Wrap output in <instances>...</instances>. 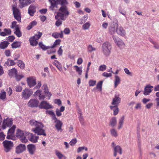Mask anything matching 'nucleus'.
Listing matches in <instances>:
<instances>
[{
	"mask_svg": "<svg viewBox=\"0 0 159 159\" xmlns=\"http://www.w3.org/2000/svg\"><path fill=\"white\" fill-rule=\"evenodd\" d=\"M14 33L18 37H20L22 36V34L19 28L15 29Z\"/></svg>",
	"mask_w": 159,
	"mask_h": 159,
	"instance_id": "53",
	"label": "nucleus"
},
{
	"mask_svg": "<svg viewBox=\"0 0 159 159\" xmlns=\"http://www.w3.org/2000/svg\"><path fill=\"white\" fill-rule=\"evenodd\" d=\"M69 14V12L67 6L61 7L59 9V12L55 16V18L57 19L60 17L61 20H65Z\"/></svg>",
	"mask_w": 159,
	"mask_h": 159,
	"instance_id": "1",
	"label": "nucleus"
},
{
	"mask_svg": "<svg viewBox=\"0 0 159 159\" xmlns=\"http://www.w3.org/2000/svg\"><path fill=\"white\" fill-rule=\"evenodd\" d=\"M102 48L103 54L106 57L109 56L111 50V43L108 42H105L102 44Z\"/></svg>",
	"mask_w": 159,
	"mask_h": 159,
	"instance_id": "3",
	"label": "nucleus"
},
{
	"mask_svg": "<svg viewBox=\"0 0 159 159\" xmlns=\"http://www.w3.org/2000/svg\"><path fill=\"white\" fill-rule=\"evenodd\" d=\"M102 75L104 77L107 78L111 77L112 75L111 73H108L106 72L103 73L102 74Z\"/></svg>",
	"mask_w": 159,
	"mask_h": 159,
	"instance_id": "58",
	"label": "nucleus"
},
{
	"mask_svg": "<svg viewBox=\"0 0 159 159\" xmlns=\"http://www.w3.org/2000/svg\"><path fill=\"white\" fill-rule=\"evenodd\" d=\"M25 150V146L24 144H20L16 147L15 152L17 154H20L23 152Z\"/></svg>",
	"mask_w": 159,
	"mask_h": 159,
	"instance_id": "15",
	"label": "nucleus"
},
{
	"mask_svg": "<svg viewBox=\"0 0 159 159\" xmlns=\"http://www.w3.org/2000/svg\"><path fill=\"white\" fill-rule=\"evenodd\" d=\"M52 36L55 38H63V32L61 31L60 33L54 32L52 34Z\"/></svg>",
	"mask_w": 159,
	"mask_h": 159,
	"instance_id": "29",
	"label": "nucleus"
},
{
	"mask_svg": "<svg viewBox=\"0 0 159 159\" xmlns=\"http://www.w3.org/2000/svg\"><path fill=\"white\" fill-rule=\"evenodd\" d=\"M107 69V66L105 64L100 65L98 68V70L99 71H103Z\"/></svg>",
	"mask_w": 159,
	"mask_h": 159,
	"instance_id": "52",
	"label": "nucleus"
},
{
	"mask_svg": "<svg viewBox=\"0 0 159 159\" xmlns=\"http://www.w3.org/2000/svg\"><path fill=\"white\" fill-rule=\"evenodd\" d=\"M96 50V48L93 47L92 45H89L87 46V50L88 52H91Z\"/></svg>",
	"mask_w": 159,
	"mask_h": 159,
	"instance_id": "48",
	"label": "nucleus"
},
{
	"mask_svg": "<svg viewBox=\"0 0 159 159\" xmlns=\"http://www.w3.org/2000/svg\"><path fill=\"white\" fill-rule=\"evenodd\" d=\"M118 27V24L117 23L111 24L109 27V31L111 34H114L116 31V29Z\"/></svg>",
	"mask_w": 159,
	"mask_h": 159,
	"instance_id": "19",
	"label": "nucleus"
},
{
	"mask_svg": "<svg viewBox=\"0 0 159 159\" xmlns=\"http://www.w3.org/2000/svg\"><path fill=\"white\" fill-rule=\"evenodd\" d=\"M37 24V22L35 21H33L31 22L29 25L27 26V29L28 30H30L33 26L36 25Z\"/></svg>",
	"mask_w": 159,
	"mask_h": 159,
	"instance_id": "44",
	"label": "nucleus"
},
{
	"mask_svg": "<svg viewBox=\"0 0 159 159\" xmlns=\"http://www.w3.org/2000/svg\"><path fill=\"white\" fill-rule=\"evenodd\" d=\"M39 107L40 109H48L53 108V107L50 105L47 101H43L40 103L39 105Z\"/></svg>",
	"mask_w": 159,
	"mask_h": 159,
	"instance_id": "12",
	"label": "nucleus"
},
{
	"mask_svg": "<svg viewBox=\"0 0 159 159\" xmlns=\"http://www.w3.org/2000/svg\"><path fill=\"white\" fill-rule=\"evenodd\" d=\"M41 123V122L36 121L34 120H32L29 121V124L30 125L34 126L35 127H36L37 126H39Z\"/></svg>",
	"mask_w": 159,
	"mask_h": 159,
	"instance_id": "28",
	"label": "nucleus"
},
{
	"mask_svg": "<svg viewBox=\"0 0 159 159\" xmlns=\"http://www.w3.org/2000/svg\"><path fill=\"white\" fill-rule=\"evenodd\" d=\"M42 91L40 90H37L34 93V96H38L39 99H44L45 96L44 95L42 94Z\"/></svg>",
	"mask_w": 159,
	"mask_h": 159,
	"instance_id": "25",
	"label": "nucleus"
},
{
	"mask_svg": "<svg viewBox=\"0 0 159 159\" xmlns=\"http://www.w3.org/2000/svg\"><path fill=\"white\" fill-rule=\"evenodd\" d=\"M39 104L38 100L34 98L30 99L27 103L28 107L32 108L38 107L39 106Z\"/></svg>",
	"mask_w": 159,
	"mask_h": 159,
	"instance_id": "13",
	"label": "nucleus"
},
{
	"mask_svg": "<svg viewBox=\"0 0 159 159\" xmlns=\"http://www.w3.org/2000/svg\"><path fill=\"white\" fill-rule=\"evenodd\" d=\"M55 153L59 159H66V157L64 155L58 151H56Z\"/></svg>",
	"mask_w": 159,
	"mask_h": 159,
	"instance_id": "37",
	"label": "nucleus"
},
{
	"mask_svg": "<svg viewBox=\"0 0 159 159\" xmlns=\"http://www.w3.org/2000/svg\"><path fill=\"white\" fill-rule=\"evenodd\" d=\"M114 151L119 153L120 155L122 154V149L121 148L119 145L115 146L114 148Z\"/></svg>",
	"mask_w": 159,
	"mask_h": 159,
	"instance_id": "39",
	"label": "nucleus"
},
{
	"mask_svg": "<svg viewBox=\"0 0 159 159\" xmlns=\"http://www.w3.org/2000/svg\"><path fill=\"white\" fill-rule=\"evenodd\" d=\"M42 35V33L38 32L37 34H35L33 36L31 37L30 38H32L37 41L40 38Z\"/></svg>",
	"mask_w": 159,
	"mask_h": 159,
	"instance_id": "42",
	"label": "nucleus"
},
{
	"mask_svg": "<svg viewBox=\"0 0 159 159\" xmlns=\"http://www.w3.org/2000/svg\"><path fill=\"white\" fill-rule=\"evenodd\" d=\"M22 88L20 85H17L15 88L16 91L17 92H20L21 91Z\"/></svg>",
	"mask_w": 159,
	"mask_h": 159,
	"instance_id": "61",
	"label": "nucleus"
},
{
	"mask_svg": "<svg viewBox=\"0 0 159 159\" xmlns=\"http://www.w3.org/2000/svg\"><path fill=\"white\" fill-rule=\"evenodd\" d=\"M61 41L60 39H58L56 40L52 46V48H53L55 47L57 45L59 44Z\"/></svg>",
	"mask_w": 159,
	"mask_h": 159,
	"instance_id": "57",
	"label": "nucleus"
},
{
	"mask_svg": "<svg viewBox=\"0 0 159 159\" xmlns=\"http://www.w3.org/2000/svg\"><path fill=\"white\" fill-rule=\"evenodd\" d=\"M28 133L26 131L18 129L16 131V136L20 139L22 142L26 143L28 142V138H27L28 134L27 133Z\"/></svg>",
	"mask_w": 159,
	"mask_h": 159,
	"instance_id": "2",
	"label": "nucleus"
},
{
	"mask_svg": "<svg viewBox=\"0 0 159 159\" xmlns=\"http://www.w3.org/2000/svg\"><path fill=\"white\" fill-rule=\"evenodd\" d=\"M13 121L12 119L9 118L4 119L3 121L2 125V129H4L7 127H10L13 124Z\"/></svg>",
	"mask_w": 159,
	"mask_h": 159,
	"instance_id": "9",
	"label": "nucleus"
},
{
	"mask_svg": "<svg viewBox=\"0 0 159 159\" xmlns=\"http://www.w3.org/2000/svg\"><path fill=\"white\" fill-rule=\"evenodd\" d=\"M28 134L27 138L28 140H29L33 143H36L38 142L39 137L35 134L29 132L27 133Z\"/></svg>",
	"mask_w": 159,
	"mask_h": 159,
	"instance_id": "11",
	"label": "nucleus"
},
{
	"mask_svg": "<svg viewBox=\"0 0 159 159\" xmlns=\"http://www.w3.org/2000/svg\"><path fill=\"white\" fill-rule=\"evenodd\" d=\"M16 128L15 125H13L8 130L6 137L7 139L15 140V138L14 137V131Z\"/></svg>",
	"mask_w": 159,
	"mask_h": 159,
	"instance_id": "7",
	"label": "nucleus"
},
{
	"mask_svg": "<svg viewBox=\"0 0 159 159\" xmlns=\"http://www.w3.org/2000/svg\"><path fill=\"white\" fill-rule=\"evenodd\" d=\"M110 132L111 135L115 137H117L118 135V134L117 131L114 128H112L111 129Z\"/></svg>",
	"mask_w": 159,
	"mask_h": 159,
	"instance_id": "46",
	"label": "nucleus"
},
{
	"mask_svg": "<svg viewBox=\"0 0 159 159\" xmlns=\"http://www.w3.org/2000/svg\"><path fill=\"white\" fill-rule=\"evenodd\" d=\"M153 88V86L150 84L147 85L144 88V90L143 92V94L145 95H148L152 92V89Z\"/></svg>",
	"mask_w": 159,
	"mask_h": 159,
	"instance_id": "21",
	"label": "nucleus"
},
{
	"mask_svg": "<svg viewBox=\"0 0 159 159\" xmlns=\"http://www.w3.org/2000/svg\"><path fill=\"white\" fill-rule=\"evenodd\" d=\"M33 93V91L31 89L25 88L22 91V97L24 99H27L29 98Z\"/></svg>",
	"mask_w": 159,
	"mask_h": 159,
	"instance_id": "8",
	"label": "nucleus"
},
{
	"mask_svg": "<svg viewBox=\"0 0 159 159\" xmlns=\"http://www.w3.org/2000/svg\"><path fill=\"white\" fill-rule=\"evenodd\" d=\"M4 53L5 55L7 57L11 56V53L9 49H7L5 51Z\"/></svg>",
	"mask_w": 159,
	"mask_h": 159,
	"instance_id": "62",
	"label": "nucleus"
},
{
	"mask_svg": "<svg viewBox=\"0 0 159 159\" xmlns=\"http://www.w3.org/2000/svg\"><path fill=\"white\" fill-rule=\"evenodd\" d=\"M17 64L20 69H23L25 68V64L22 61L18 60L17 62Z\"/></svg>",
	"mask_w": 159,
	"mask_h": 159,
	"instance_id": "47",
	"label": "nucleus"
},
{
	"mask_svg": "<svg viewBox=\"0 0 159 159\" xmlns=\"http://www.w3.org/2000/svg\"><path fill=\"white\" fill-rule=\"evenodd\" d=\"M42 88L43 90L44 91V93L46 94V96L48 97V99H49L52 96V94L48 91L47 84H44L42 86Z\"/></svg>",
	"mask_w": 159,
	"mask_h": 159,
	"instance_id": "23",
	"label": "nucleus"
},
{
	"mask_svg": "<svg viewBox=\"0 0 159 159\" xmlns=\"http://www.w3.org/2000/svg\"><path fill=\"white\" fill-rule=\"evenodd\" d=\"M6 92L3 90H2L0 93V99L3 101H4L6 100Z\"/></svg>",
	"mask_w": 159,
	"mask_h": 159,
	"instance_id": "36",
	"label": "nucleus"
},
{
	"mask_svg": "<svg viewBox=\"0 0 159 159\" xmlns=\"http://www.w3.org/2000/svg\"><path fill=\"white\" fill-rule=\"evenodd\" d=\"M29 41L30 45L33 46H35L38 44L37 41L32 38H30Z\"/></svg>",
	"mask_w": 159,
	"mask_h": 159,
	"instance_id": "43",
	"label": "nucleus"
},
{
	"mask_svg": "<svg viewBox=\"0 0 159 159\" xmlns=\"http://www.w3.org/2000/svg\"><path fill=\"white\" fill-rule=\"evenodd\" d=\"M65 107L62 106L60 108V109L57 108L56 109V113L57 116H60L62 115L61 112H63L65 110Z\"/></svg>",
	"mask_w": 159,
	"mask_h": 159,
	"instance_id": "30",
	"label": "nucleus"
},
{
	"mask_svg": "<svg viewBox=\"0 0 159 159\" xmlns=\"http://www.w3.org/2000/svg\"><path fill=\"white\" fill-rule=\"evenodd\" d=\"M39 45L40 48L42 49L43 50H45L50 48L49 46H46L43 43L41 42H39Z\"/></svg>",
	"mask_w": 159,
	"mask_h": 159,
	"instance_id": "51",
	"label": "nucleus"
},
{
	"mask_svg": "<svg viewBox=\"0 0 159 159\" xmlns=\"http://www.w3.org/2000/svg\"><path fill=\"white\" fill-rule=\"evenodd\" d=\"M121 99L118 95H116L113 98L111 104L114 106H117L120 102Z\"/></svg>",
	"mask_w": 159,
	"mask_h": 159,
	"instance_id": "18",
	"label": "nucleus"
},
{
	"mask_svg": "<svg viewBox=\"0 0 159 159\" xmlns=\"http://www.w3.org/2000/svg\"><path fill=\"white\" fill-rule=\"evenodd\" d=\"M17 70L16 69L13 68L9 71L8 74L10 77L15 76L16 75Z\"/></svg>",
	"mask_w": 159,
	"mask_h": 159,
	"instance_id": "35",
	"label": "nucleus"
},
{
	"mask_svg": "<svg viewBox=\"0 0 159 159\" xmlns=\"http://www.w3.org/2000/svg\"><path fill=\"white\" fill-rule=\"evenodd\" d=\"M124 70L125 73L127 75L130 76H132L133 75L132 73L130 72L128 68H125L124 69Z\"/></svg>",
	"mask_w": 159,
	"mask_h": 159,
	"instance_id": "56",
	"label": "nucleus"
},
{
	"mask_svg": "<svg viewBox=\"0 0 159 159\" xmlns=\"http://www.w3.org/2000/svg\"><path fill=\"white\" fill-rule=\"evenodd\" d=\"M36 78L34 77L31 76L27 78V81L28 85L30 87H32L36 85Z\"/></svg>",
	"mask_w": 159,
	"mask_h": 159,
	"instance_id": "16",
	"label": "nucleus"
},
{
	"mask_svg": "<svg viewBox=\"0 0 159 159\" xmlns=\"http://www.w3.org/2000/svg\"><path fill=\"white\" fill-rule=\"evenodd\" d=\"M77 143V139L76 138L72 139L70 142V144L71 146H74Z\"/></svg>",
	"mask_w": 159,
	"mask_h": 159,
	"instance_id": "64",
	"label": "nucleus"
},
{
	"mask_svg": "<svg viewBox=\"0 0 159 159\" xmlns=\"http://www.w3.org/2000/svg\"><path fill=\"white\" fill-rule=\"evenodd\" d=\"M13 13L15 19L18 22L21 21V14L20 10L15 5L13 6L12 7Z\"/></svg>",
	"mask_w": 159,
	"mask_h": 159,
	"instance_id": "6",
	"label": "nucleus"
},
{
	"mask_svg": "<svg viewBox=\"0 0 159 159\" xmlns=\"http://www.w3.org/2000/svg\"><path fill=\"white\" fill-rule=\"evenodd\" d=\"M116 32L117 34L122 37H124L126 34L125 30L122 26H120L116 29Z\"/></svg>",
	"mask_w": 159,
	"mask_h": 159,
	"instance_id": "20",
	"label": "nucleus"
},
{
	"mask_svg": "<svg viewBox=\"0 0 159 159\" xmlns=\"http://www.w3.org/2000/svg\"><path fill=\"white\" fill-rule=\"evenodd\" d=\"M36 11V7L33 5H31L28 9V13L30 16H33Z\"/></svg>",
	"mask_w": 159,
	"mask_h": 159,
	"instance_id": "24",
	"label": "nucleus"
},
{
	"mask_svg": "<svg viewBox=\"0 0 159 159\" xmlns=\"http://www.w3.org/2000/svg\"><path fill=\"white\" fill-rule=\"evenodd\" d=\"M90 26L89 22H87L84 24L82 26L84 30L88 29Z\"/></svg>",
	"mask_w": 159,
	"mask_h": 159,
	"instance_id": "54",
	"label": "nucleus"
},
{
	"mask_svg": "<svg viewBox=\"0 0 159 159\" xmlns=\"http://www.w3.org/2000/svg\"><path fill=\"white\" fill-rule=\"evenodd\" d=\"M96 81L90 80L89 82V86H93L96 84Z\"/></svg>",
	"mask_w": 159,
	"mask_h": 159,
	"instance_id": "55",
	"label": "nucleus"
},
{
	"mask_svg": "<svg viewBox=\"0 0 159 159\" xmlns=\"http://www.w3.org/2000/svg\"><path fill=\"white\" fill-rule=\"evenodd\" d=\"M75 68L76 71L78 73V74L81 75L82 72V67H79L77 66H74Z\"/></svg>",
	"mask_w": 159,
	"mask_h": 159,
	"instance_id": "41",
	"label": "nucleus"
},
{
	"mask_svg": "<svg viewBox=\"0 0 159 159\" xmlns=\"http://www.w3.org/2000/svg\"><path fill=\"white\" fill-rule=\"evenodd\" d=\"M110 108L111 109L113 110V115L115 116L117 115L119 111V109L117 106H110Z\"/></svg>",
	"mask_w": 159,
	"mask_h": 159,
	"instance_id": "38",
	"label": "nucleus"
},
{
	"mask_svg": "<svg viewBox=\"0 0 159 159\" xmlns=\"http://www.w3.org/2000/svg\"><path fill=\"white\" fill-rule=\"evenodd\" d=\"M16 64L15 62L14 61L11 60L9 58L7 59V61L4 63V65L5 66H11L14 65Z\"/></svg>",
	"mask_w": 159,
	"mask_h": 159,
	"instance_id": "31",
	"label": "nucleus"
},
{
	"mask_svg": "<svg viewBox=\"0 0 159 159\" xmlns=\"http://www.w3.org/2000/svg\"><path fill=\"white\" fill-rule=\"evenodd\" d=\"M51 6L49 8L51 10L53 11L55 7H57V5L58 4V0H48Z\"/></svg>",
	"mask_w": 159,
	"mask_h": 159,
	"instance_id": "22",
	"label": "nucleus"
},
{
	"mask_svg": "<svg viewBox=\"0 0 159 159\" xmlns=\"http://www.w3.org/2000/svg\"><path fill=\"white\" fill-rule=\"evenodd\" d=\"M57 19L58 20L56 21L55 25L57 26L58 27L62 24V21L61 20H62L61 19H60L58 18Z\"/></svg>",
	"mask_w": 159,
	"mask_h": 159,
	"instance_id": "63",
	"label": "nucleus"
},
{
	"mask_svg": "<svg viewBox=\"0 0 159 159\" xmlns=\"http://www.w3.org/2000/svg\"><path fill=\"white\" fill-rule=\"evenodd\" d=\"M53 64L58 69L61 71L62 70V68L61 65L57 60H55L53 63Z\"/></svg>",
	"mask_w": 159,
	"mask_h": 159,
	"instance_id": "33",
	"label": "nucleus"
},
{
	"mask_svg": "<svg viewBox=\"0 0 159 159\" xmlns=\"http://www.w3.org/2000/svg\"><path fill=\"white\" fill-rule=\"evenodd\" d=\"M9 43L7 41H2L0 43V48L2 49H5L7 48Z\"/></svg>",
	"mask_w": 159,
	"mask_h": 159,
	"instance_id": "26",
	"label": "nucleus"
},
{
	"mask_svg": "<svg viewBox=\"0 0 159 159\" xmlns=\"http://www.w3.org/2000/svg\"><path fill=\"white\" fill-rule=\"evenodd\" d=\"M151 43L154 45L153 47L156 49H159V44L156 43L154 41H152Z\"/></svg>",
	"mask_w": 159,
	"mask_h": 159,
	"instance_id": "60",
	"label": "nucleus"
},
{
	"mask_svg": "<svg viewBox=\"0 0 159 159\" xmlns=\"http://www.w3.org/2000/svg\"><path fill=\"white\" fill-rule=\"evenodd\" d=\"M46 113L52 116V120L56 118V115L52 111L48 110L46 111Z\"/></svg>",
	"mask_w": 159,
	"mask_h": 159,
	"instance_id": "50",
	"label": "nucleus"
},
{
	"mask_svg": "<svg viewBox=\"0 0 159 159\" xmlns=\"http://www.w3.org/2000/svg\"><path fill=\"white\" fill-rule=\"evenodd\" d=\"M36 150V146L34 144H29L27 146V150L29 153L31 155H33L35 154Z\"/></svg>",
	"mask_w": 159,
	"mask_h": 159,
	"instance_id": "14",
	"label": "nucleus"
},
{
	"mask_svg": "<svg viewBox=\"0 0 159 159\" xmlns=\"http://www.w3.org/2000/svg\"><path fill=\"white\" fill-rule=\"evenodd\" d=\"M12 28H15V30L17 28H18V26L16 25V21H13L12 22V25L11 26Z\"/></svg>",
	"mask_w": 159,
	"mask_h": 159,
	"instance_id": "59",
	"label": "nucleus"
},
{
	"mask_svg": "<svg viewBox=\"0 0 159 159\" xmlns=\"http://www.w3.org/2000/svg\"><path fill=\"white\" fill-rule=\"evenodd\" d=\"M125 120V116H122L119 119L118 125V129H121L123 126Z\"/></svg>",
	"mask_w": 159,
	"mask_h": 159,
	"instance_id": "27",
	"label": "nucleus"
},
{
	"mask_svg": "<svg viewBox=\"0 0 159 159\" xmlns=\"http://www.w3.org/2000/svg\"><path fill=\"white\" fill-rule=\"evenodd\" d=\"M117 124V120L116 117H113L111 120L110 122V125L112 126H115Z\"/></svg>",
	"mask_w": 159,
	"mask_h": 159,
	"instance_id": "40",
	"label": "nucleus"
},
{
	"mask_svg": "<svg viewBox=\"0 0 159 159\" xmlns=\"http://www.w3.org/2000/svg\"><path fill=\"white\" fill-rule=\"evenodd\" d=\"M21 43L20 42H15L11 44V48H19L21 46Z\"/></svg>",
	"mask_w": 159,
	"mask_h": 159,
	"instance_id": "34",
	"label": "nucleus"
},
{
	"mask_svg": "<svg viewBox=\"0 0 159 159\" xmlns=\"http://www.w3.org/2000/svg\"><path fill=\"white\" fill-rule=\"evenodd\" d=\"M112 38L116 45L120 48H122L124 47L125 44L124 42L120 39L118 37L113 35Z\"/></svg>",
	"mask_w": 159,
	"mask_h": 159,
	"instance_id": "10",
	"label": "nucleus"
},
{
	"mask_svg": "<svg viewBox=\"0 0 159 159\" xmlns=\"http://www.w3.org/2000/svg\"><path fill=\"white\" fill-rule=\"evenodd\" d=\"M2 144L3 146L4 150L6 152H10L14 146L13 142L11 141L5 140L3 141Z\"/></svg>",
	"mask_w": 159,
	"mask_h": 159,
	"instance_id": "5",
	"label": "nucleus"
},
{
	"mask_svg": "<svg viewBox=\"0 0 159 159\" xmlns=\"http://www.w3.org/2000/svg\"><path fill=\"white\" fill-rule=\"evenodd\" d=\"M115 80L114 81V87L116 88L118 85H119L120 82V78L117 75L115 76Z\"/></svg>",
	"mask_w": 159,
	"mask_h": 159,
	"instance_id": "32",
	"label": "nucleus"
},
{
	"mask_svg": "<svg viewBox=\"0 0 159 159\" xmlns=\"http://www.w3.org/2000/svg\"><path fill=\"white\" fill-rule=\"evenodd\" d=\"M103 82V81H100L98 82L96 85V89H98L100 91L102 90V86Z\"/></svg>",
	"mask_w": 159,
	"mask_h": 159,
	"instance_id": "49",
	"label": "nucleus"
},
{
	"mask_svg": "<svg viewBox=\"0 0 159 159\" xmlns=\"http://www.w3.org/2000/svg\"><path fill=\"white\" fill-rule=\"evenodd\" d=\"M54 122L56 123L55 126L58 131H60L61 132L62 130L61 129V127L62 125V123L59 120H58L56 118L53 120Z\"/></svg>",
	"mask_w": 159,
	"mask_h": 159,
	"instance_id": "17",
	"label": "nucleus"
},
{
	"mask_svg": "<svg viewBox=\"0 0 159 159\" xmlns=\"http://www.w3.org/2000/svg\"><path fill=\"white\" fill-rule=\"evenodd\" d=\"M19 1L20 3V7L21 8H23L28 5L26 0H19Z\"/></svg>",
	"mask_w": 159,
	"mask_h": 159,
	"instance_id": "45",
	"label": "nucleus"
},
{
	"mask_svg": "<svg viewBox=\"0 0 159 159\" xmlns=\"http://www.w3.org/2000/svg\"><path fill=\"white\" fill-rule=\"evenodd\" d=\"M43 125L41 123L36 127L32 128V131L38 135H42L46 136V134L45 130L43 129Z\"/></svg>",
	"mask_w": 159,
	"mask_h": 159,
	"instance_id": "4",
	"label": "nucleus"
}]
</instances>
